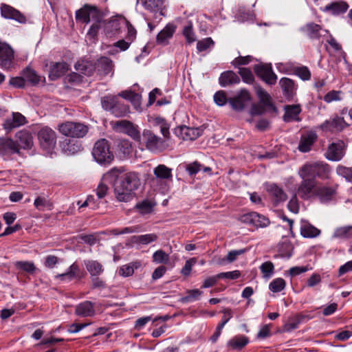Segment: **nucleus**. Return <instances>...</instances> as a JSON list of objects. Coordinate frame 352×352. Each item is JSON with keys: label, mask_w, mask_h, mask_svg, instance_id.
Returning <instances> with one entry per match:
<instances>
[{"label": "nucleus", "mask_w": 352, "mask_h": 352, "mask_svg": "<svg viewBox=\"0 0 352 352\" xmlns=\"http://www.w3.org/2000/svg\"><path fill=\"white\" fill-rule=\"evenodd\" d=\"M75 69L81 74L86 76H91L96 70V66L91 61L81 60L75 64Z\"/></svg>", "instance_id": "2f4dec72"}, {"label": "nucleus", "mask_w": 352, "mask_h": 352, "mask_svg": "<svg viewBox=\"0 0 352 352\" xmlns=\"http://www.w3.org/2000/svg\"><path fill=\"white\" fill-rule=\"evenodd\" d=\"M176 30V26L172 23L167 24L157 35L156 42L159 45H166L168 43Z\"/></svg>", "instance_id": "a211bd4d"}, {"label": "nucleus", "mask_w": 352, "mask_h": 352, "mask_svg": "<svg viewBox=\"0 0 352 352\" xmlns=\"http://www.w3.org/2000/svg\"><path fill=\"white\" fill-rule=\"evenodd\" d=\"M40 144L45 150L54 148L56 144V135L51 128L44 126L40 129L38 133Z\"/></svg>", "instance_id": "6e6552de"}, {"label": "nucleus", "mask_w": 352, "mask_h": 352, "mask_svg": "<svg viewBox=\"0 0 352 352\" xmlns=\"http://www.w3.org/2000/svg\"><path fill=\"white\" fill-rule=\"evenodd\" d=\"M349 8V5L343 1H335L327 5L324 11L329 12L332 14L338 15L344 13Z\"/></svg>", "instance_id": "bb28decb"}, {"label": "nucleus", "mask_w": 352, "mask_h": 352, "mask_svg": "<svg viewBox=\"0 0 352 352\" xmlns=\"http://www.w3.org/2000/svg\"><path fill=\"white\" fill-rule=\"evenodd\" d=\"M266 190L272 197L275 204L285 201L287 196L284 190L275 184H270L266 186Z\"/></svg>", "instance_id": "6ab92c4d"}, {"label": "nucleus", "mask_w": 352, "mask_h": 352, "mask_svg": "<svg viewBox=\"0 0 352 352\" xmlns=\"http://www.w3.org/2000/svg\"><path fill=\"white\" fill-rule=\"evenodd\" d=\"M300 234L305 238H314L320 234V230L308 222H302L300 227Z\"/></svg>", "instance_id": "f704fd0d"}, {"label": "nucleus", "mask_w": 352, "mask_h": 352, "mask_svg": "<svg viewBox=\"0 0 352 352\" xmlns=\"http://www.w3.org/2000/svg\"><path fill=\"white\" fill-rule=\"evenodd\" d=\"M201 167L202 165L201 164L197 162H194L192 163L188 164L186 167V170L190 175H192L200 171Z\"/></svg>", "instance_id": "680f3d73"}, {"label": "nucleus", "mask_w": 352, "mask_h": 352, "mask_svg": "<svg viewBox=\"0 0 352 352\" xmlns=\"http://www.w3.org/2000/svg\"><path fill=\"white\" fill-rule=\"evenodd\" d=\"M94 160L101 164H109L113 160V154L110 150L108 141L105 139L98 140L92 149Z\"/></svg>", "instance_id": "7ed1b4c3"}, {"label": "nucleus", "mask_w": 352, "mask_h": 352, "mask_svg": "<svg viewBox=\"0 0 352 352\" xmlns=\"http://www.w3.org/2000/svg\"><path fill=\"white\" fill-rule=\"evenodd\" d=\"M153 261L156 263H168L169 255L162 250H157L153 254Z\"/></svg>", "instance_id": "8fccbe9b"}, {"label": "nucleus", "mask_w": 352, "mask_h": 352, "mask_svg": "<svg viewBox=\"0 0 352 352\" xmlns=\"http://www.w3.org/2000/svg\"><path fill=\"white\" fill-rule=\"evenodd\" d=\"M153 173L157 178L161 179H169L172 178V169L164 164H160L153 170Z\"/></svg>", "instance_id": "e433bc0d"}, {"label": "nucleus", "mask_w": 352, "mask_h": 352, "mask_svg": "<svg viewBox=\"0 0 352 352\" xmlns=\"http://www.w3.org/2000/svg\"><path fill=\"white\" fill-rule=\"evenodd\" d=\"M104 17V13L96 6L85 5L76 12V19L82 23H89L91 21L100 23Z\"/></svg>", "instance_id": "39448f33"}, {"label": "nucleus", "mask_w": 352, "mask_h": 352, "mask_svg": "<svg viewBox=\"0 0 352 352\" xmlns=\"http://www.w3.org/2000/svg\"><path fill=\"white\" fill-rule=\"evenodd\" d=\"M155 204L148 200H144L136 204L135 208L142 214H150L153 210Z\"/></svg>", "instance_id": "79ce46f5"}, {"label": "nucleus", "mask_w": 352, "mask_h": 352, "mask_svg": "<svg viewBox=\"0 0 352 352\" xmlns=\"http://www.w3.org/2000/svg\"><path fill=\"white\" fill-rule=\"evenodd\" d=\"M218 276L220 278H228L230 280H235L241 276V272L239 270H234L232 272H221L218 274Z\"/></svg>", "instance_id": "e2e57ef3"}, {"label": "nucleus", "mask_w": 352, "mask_h": 352, "mask_svg": "<svg viewBox=\"0 0 352 352\" xmlns=\"http://www.w3.org/2000/svg\"><path fill=\"white\" fill-rule=\"evenodd\" d=\"M84 264L91 276H98L103 272L102 265L97 261L85 260Z\"/></svg>", "instance_id": "c9c22d12"}, {"label": "nucleus", "mask_w": 352, "mask_h": 352, "mask_svg": "<svg viewBox=\"0 0 352 352\" xmlns=\"http://www.w3.org/2000/svg\"><path fill=\"white\" fill-rule=\"evenodd\" d=\"M286 286L285 280L282 278L274 279L269 285V289L274 293L280 292L285 289Z\"/></svg>", "instance_id": "49530a36"}, {"label": "nucleus", "mask_w": 352, "mask_h": 352, "mask_svg": "<svg viewBox=\"0 0 352 352\" xmlns=\"http://www.w3.org/2000/svg\"><path fill=\"white\" fill-rule=\"evenodd\" d=\"M116 117H123L129 113L128 105L123 104L118 98L116 104L113 108L111 112Z\"/></svg>", "instance_id": "58836bf2"}, {"label": "nucleus", "mask_w": 352, "mask_h": 352, "mask_svg": "<svg viewBox=\"0 0 352 352\" xmlns=\"http://www.w3.org/2000/svg\"><path fill=\"white\" fill-rule=\"evenodd\" d=\"M260 270L265 278H270L274 274V265L271 261H266L260 266Z\"/></svg>", "instance_id": "de8ad7c7"}, {"label": "nucleus", "mask_w": 352, "mask_h": 352, "mask_svg": "<svg viewBox=\"0 0 352 352\" xmlns=\"http://www.w3.org/2000/svg\"><path fill=\"white\" fill-rule=\"evenodd\" d=\"M140 186V180L135 173L124 174L114 184V192L119 201L128 202L133 197V192Z\"/></svg>", "instance_id": "f257e3e1"}, {"label": "nucleus", "mask_w": 352, "mask_h": 352, "mask_svg": "<svg viewBox=\"0 0 352 352\" xmlns=\"http://www.w3.org/2000/svg\"><path fill=\"white\" fill-rule=\"evenodd\" d=\"M1 16L6 19H13L21 23H25L26 21V18L23 14L8 5L3 4L1 7Z\"/></svg>", "instance_id": "dca6fc26"}, {"label": "nucleus", "mask_w": 352, "mask_h": 352, "mask_svg": "<svg viewBox=\"0 0 352 352\" xmlns=\"http://www.w3.org/2000/svg\"><path fill=\"white\" fill-rule=\"evenodd\" d=\"M132 239L134 243L147 245L155 241L157 239V236L155 234H147L133 236Z\"/></svg>", "instance_id": "ea45409f"}, {"label": "nucleus", "mask_w": 352, "mask_h": 352, "mask_svg": "<svg viewBox=\"0 0 352 352\" xmlns=\"http://www.w3.org/2000/svg\"><path fill=\"white\" fill-rule=\"evenodd\" d=\"M248 338L242 335L236 336L230 339L227 344L228 347L230 350H241L248 344Z\"/></svg>", "instance_id": "473e14b6"}, {"label": "nucleus", "mask_w": 352, "mask_h": 352, "mask_svg": "<svg viewBox=\"0 0 352 352\" xmlns=\"http://www.w3.org/2000/svg\"><path fill=\"white\" fill-rule=\"evenodd\" d=\"M317 135L314 131H308L305 134L301 135L299 144L298 149L302 153L309 152L314 142L317 140Z\"/></svg>", "instance_id": "f3484780"}, {"label": "nucleus", "mask_w": 352, "mask_h": 352, "mask_svg": "<svg viewBox=\"0 0 352 352\" xmlns=\"http://www.w3.org/2000/svg\"><path fill=\"white\" fill-rule=\"evenodd\" d=\"M298 175L302 181L298 186L297 195L304 200L316 197L318 187L316 179L307 176L303 177L302 172L300 170H298Z\"/></svg>", "instance_id": "20e7f679"}, {"label": "nucleus", "mask_w": 352, "mask_h": 352, "mask_svg": "<svg viewBox=\"0 0 352 352\" xmlns=\"http://www.w3.org/2000/svg\"><path fill=\"white\" fill-rule=\"evenodd\" d=\"M214 100L219 106L224 105L227 102L226 93L223 91H219L214 95Z\"/></svg>", "instance_id": "0e129e2a"}, {"label": "nucleus", "mask_w": 352, "mask_h": 352, "mask_svg": "<svg viewBox=\"0 0 352 352\" xmlns=\"http://www.w3.org/2000/svg\"><path fill=\"white\" fill-rule=\"evenodd\" d=\"M202 131L199 128H192L186 126L180 127V132L184 140H195L201 135Z\"/></svg>", "instance_id": "72a5a7b5"}, {"label": "nucleus", "mask_w": 352, "mask_h": 352, "mask_svg": "<svg viewBox=\"0 0 352 352\" xmlns=\"http://www.w3.org/2000/svg\"><path fill=\"white\" fill-rule=\"evenodd\" d=\"M118 98V96H107L103 97L101 100L102 108L106 111L111 112L113 108L116 104Z\"/></svg>", "instance_id": "a19ab883"}, {"label": "nucleus", "mask_w": 352, "mask_h": 352, "mask_svg": "<svg viewBox=\"0 0 352 352\" xmlns=\"http://www.w3.org/2000/svg\"><path fill=\"white\" fill-rule=\"evenodd\" d=\"M336 191L335 187L318 186L316 197H318L322 202L329 201L333 199Z\"/></svg>", "instance_id": "5701e85b"}, {"label": "nucleus", "mask_w": 352, "mask_h": 352, "mask_svg": "<svg viewBox=\"0 0 352 352\" xmlns=\"http://www.w3.org/2000/svg\"><path fill=\"white\" fill-rule=\"evenodd\" d=\"M240 82L239 76L232 71L222 73L219 77V83L222 87L238 84Z\"/></svg>", "instance_id": "c756f323"}, {"label": "nucleus", "mask_w": 352, "mask_h": 352, "mask_svg": "<svg viewBox=\"0 0 352 352\" xmlns=\"http://www.w3.org/2000/svg\"><path fill=\"white\" fill-rule=\"evenodd\" d=\"M301 31L311 39H318L322 31V27L314 23H308L301 28Z\"/></svg>", "instance_id": "412c9836"}, {"label": "nucleus", "mask_w": 352, "mask_h": 352, "mask_svg": "<svg viewBox=\"0 0 352 352\" xmlns=\"http://www.w3.org/2000/svg\"><path fill=\"white\" fill-rule=\"evenodd\" d=\"M142 138L146 148L152 152H161L166 148V141L155 135L150 130H144Z\"/></svg>", "instance_id": "0eeeda50"}, {"label": "nucleus", "mask_w": 352, "mask_h": 352, "mask_svg": "<svg viewBox=\"0 0 352 352\" xmlns=\"http://www.w3.org/2000/svg\"><path fill=\"white\" fill-rule=\"evenodd\" d=\"M26 123V118L21 113H12V116L7 118L3 123V129L10 132L13 129L19 127Z\"/></svg>", "instance_id": "2eb2a0df"}, {"label": "nucleus", "mask_w": 352, "mask_h": 352, "mask_svg": "<svg viewBox=\"0 0 352 352\" xmlns=\"http://www.w3.org/2000/svg\"><path fill=\"white\" fill-rule=\"evenodd\" d=\"M60 133L65 136L82 138L88 132V126L82 123L66 122L58 126Z\"/></svg>", "instance_id": "423d86ee"}, {"label": "nucleus", "mask_w": 352, "mask_h": 352, "mask_svg": "<svg viewBox=\"0 0 352 352\" xmlns=\"http://www.w3.org/2000/svg\"><path fill=\"white\" fill-rule=\"evenodd\" d=\"M341 94H342V91H340L332 90V91L328 92L324 96V100L327 103H330L333 101H339L341 100Z\"/></svg>", "instance_id": "6e6d98bb"}, {"label": "nucleus", "mask_w": 352, "mask_h": 352, "mask_svg": "<svg viewBox=\"0 0 352 352\" xmlns=\"http://www.w3.org/2000/svg\"><path fill=\"white\" fill-rule=\"evenodd\" d=\"M284 109V121L289 122L292 121L300 120L298 117L299 113L301 112V108L299 104L286 105Z\"/></svg>", "instance_id": "4be33fe9"}, {"label": "nucleus", "mask_w": 352, "mask_h": 352, "mask_svg": "<svg viewBox=\"0 0 352 352\" xmlns=\"http://www.w3.org/2000/svg\"><path fill=\"white\" fill-rule=\"evenodd\" d=\"M239 73L245 82L248 84L253 82L254 78L250 69L245 67L239 68Z\"/></svg>", "instance_id": "864d4df0"}, {"label": "nucleus", "mask_w": 352, "mask_h": 352, "mask_svg": "<svg viewBox=\"0 0 352 352\" xmlns=\"http://www.w3.org/2000/svg\"><path fill=\"white\" fill-rule=\"evenodd\" d=\"M75 313L81 317L92 316L95 314L94 305L90 301L82 302L76 306Z\"/></svg>", "instance_id": "c85d7f7f"}, {"label": "nucleus", "mask_w": 352, "mask_h": 352, "mask_svg": "<svg viewBox=\"0 0 352 352\" xmlns=\"http://www.w3.org/2000/svg\"><path fill=\"white\" fill-rule=\"evenodd\" d=\"M214 42L210 37L205 38L200 40L197 43V49L199 52H204L208 49L213 47Z\"/></svg>", "instance_id": "3c124183"}, {"label": "nucleus", "mask_w": 352, "mask_h": 352, "mask_svg": "<svg viewBox=\"0 0 352 352\" xmlns=\"http://www.w3.org/2000/svg\"><path fill=\"white\" fill-rule=\"evenodd\" d=\"M16 153H20V148L17 142L10 138H0V155L10 156Z\"/></svg>", "instance_id": "1a4fd4ad"}, {"label": "nucleus", "mask_w": 352, "mask_h": 352, "mask_svg": "<svg viewBox=\"0 0 352 352\" xmlns=\"http://www.w3.org/2000/svg\"><path fill=\"white\" fill-rule=\"evenodd\" d=\"M118 96L129 100L134 107L138 110L140 109L142 96L140 94L135 93L131 90L121 91Z\"/></svg>", "instance_id": "7c9ffc66"}, {"label": "nucleus", "mask_w": 352, "mask_h": 352, "mask_svg": "<svg viewBox=\"0 0 352 352\" xmlns=\"http://www.w3.org/2000/svg\"><path fill=\"white\" fill-rule=\"evenodd\" d=\"M139 230H140V226H133V227H126L122 230L113 229L111 230V233L115 235H119V234L137 232H139Z\"/></svg>", "instance_id": "bf43d9fd"}, {"label": "nucleus", "mask_w": 352, "mask_h": 352, "mask_svg": "<svg viewBox=\"0 0 352 352\" xmlns=\"http://www.w3.org/2000/svg\"><path fill=\"white\" fill-rule=\"evenodd\" d=\"M333 237L340 239H352V226L338 228L334 232Z\"/></svg>", "instance_id": "37998d69"}, {"label": "nucleus", "mask_w": 352, "mask_h": 352, "mask_svg": "<svg viewBox=\"0 0 352 352\" xmlns=\"http://www.w3.org/2000/svg\"><path fill=\"white\" fill-rule=\"evenodd\" d=\"M96 69L102 76H106L113 71V63L107 57H101L97 60Z\"/></svg>", "instance_id": "393cba45"}, {"label": "nucleus", "mask_w": 352, "mask_h": 352, "mask_svg": "<svg viewBox=\"0 0 352 352\" xmlns=\"http://www.w3.org/2000/svg\"><path fill=\"white\" fill-rule=\"evenodd\" d=\"M255 217H254V226L264 228L270 224V221L265 217L255 212Z\"/></svg>", "instance_id": "4d7b16f0"}, {"label": "nucleus", "mask_w": 352, "mask_h": 352, "mask_svg": "<svg viewBox=\"0 0 352 352\" xmlns=\"http://www.w3.org/2000/svg\"><path fill=\"white\" fill-rule=\"evenodd\" d=\"M120 173V171L118 168H112L110 170L104 177H103V181H109L110 182L116 180L118 177L119 174Z\"/></svg>", "instance_id": "774afa93"}, {"label": "nucleus", "mask_w": 352, "mask_h": 352, "mask_svg": "<svg viewBox=\"0 0 352 352\" xmlns=\"http://www.w3.org/2000/svg\"><path fill=\"white\" fill-rule=\"evenodd\" d=\"M345 144L344 142L338 140L331 143L325 154L326 157L331 161H339L344 155Z\"/></svg>", "instance_id": "9b49d317"}, {"label": "nucleus", "mask_w": 352, "mask_h": 352, "mask_svg": "<svg viewBox=\"0 0 352 352\" xmlns=\"http://www.w3.org/2000/svg\"><path fill=\"white\" fill-rule=\"evenodd\" d=\"M54 278L61 282L69 283L74 279H80L81 272L78 265L74 263L69 267L67 272L57 274Z\"/></svg>", "instance_id": "f8f14e48"}, {"label": "nucleus", "mask_w": 352, "mask_h": 352, "mask_svg": "<svg viewBox=\"0 0 352 352\" xmlns=\"http://www.w3.org/2000/svg\"><path fill=\"white\" fill-rule=\"evenodd\" d=\"M14 59V50L6 42L0 41V66L3 68H9Z\"/></svg>", "instance_id": "9d476101"}, {"label": "nucleus", "mask_w": 352, "mask_h": 352, "mask_svg": "<svg viewBox=\"0 0 352 352\" xmlns=\"http://www.w3.org/2000/svg\"><path fill=\"white\" fill-rule=\"evenodd\" d=\"M183 35L185 36L186 41L190 44L196 41V36L190 23L184 28Z\"/></svg>", "instance_id": "603ef678"}, {"label": "nucleus", "mask_w": 352, "mask_h": 352, "mask_svg": "<svg viewBox=\"0 0 352 352\" xmlns=\"http://www.w3.org/2000/svg\"><path fill=\"white\" fill-rule=\"evenodd\" d=\"M15 137L20 149H30L32 146L33 139L30 131L26 130L20 131L16 133Z\"/></svg>", "instance_id": "aec40b11"}, {"label": "nucleus", "mask_w": 352, "mask_h": 352, "mask_svg": "<svg viewBox=\"0 0 352 352\" xmlns=\"http://www.w3.org/2000/svg\"><path fill=\"white\" fill-rule=\"evenodd\" d=\"M23 76L27 81L33 85L38 84L41 80V76L34 69L28 67L23 71Z\"/></svg>", "instance_id": "c03bdc74"}, {"label": "nucleus", "mask_w": 352, "mask_h": 352, "mask_svg": "<svg viewBox=\"0 0 352 352\" xmlns=\"http://www.w3.org/2000/svg\"><path fill=\"white\" fill-rule=\"evenodd\" d=\"M34 206L39 210H43L45 208L50 207V203L45 197H38L34 203Z\"/></svg>", "instance_id": "052dcab7"}, {"label": "nucleus", "mask_w": 352, "mask_h": 352, "mask_svg": "<svg viewBox=\"0 0 352 352\" xmlns=\"http://www.w3.org/2000/svg\"><path fill=\"white\" fill-rule=\"evenodd\" d=\"M293 246L289 241H285L278 245V251L283 256L290 257L293 252Z\"/></svg>", "instance_id": "09e8293b"}, {"label": "nucleus", "mask_w": 352, "mask_h": 352, "mask_svg": "<svg viewBox=\"0 0 352 352\" xmlns=\"http://www.w3.org/2000/svg\"><path fill=\"white\" fill-rule=\"evenodd\" d=\"M299 170L302 172L303 177L307 176L314 179L318 177L322 179H329L331 172L330 166L322 162L307 163Z\"/></svg>", "instance_id": "f03ea898"}, {"label": "nucleus", "mask_w": 352, "mask_h": 352, "mask_svg": "<svg viewBox=\"0 0 352 352\" xmlns=\"http://www.w3.org/2000/svg\"><path fill=\"white\" fill-rule=\"evenodd\" d=\"M252 57L251 56H239L236 58L232 62V64L234 67H239L240 65H248L251 62Z\"/></svg>", "instance_id": "69168bd1"}, {"label": "nucleus", "mask_w": 352, "mask_h": 352, "mask_svg": "<svg viewBox=\"0 0 352 352\" xmlns=\"http://www.w3.org/2000/svg\"><path fill=\"white\" fill-rule=\"evenodd\" d=\"M14 266L17 270L29 274H32L36 270L34 263L31 261H16Z\"/></svg>", "instance_id": "a18cd8bd"}, {"label": "nucleus", "mask_w": 352, "mask_h": 352, "mask_svg": "<svg viewBox=\"0 0 352 352\" xmlns=\"http://www.w3.org/2000/svg\"><path fill=\"white\" fill-rule=\"evenodd\" d=\"M68 70V65L66 63H56L51 65L49 77L52 80H55L63 76Z\"/></svg>", "instance_id": "b1692460"}, {"label": "nucleus", "mask_w": 352, "mask_h": 352, "mask_svg": "<svg viewBox=\"0 0 352 352\" xmlns=\"http://www.w3.org/2000/svg\"><path fill=\"white\" fill-rule=\"evenodd\" d=\"M296 74L303 80H307L311 78V73L307 67H297L295 69Z\"/></svg>", "instance_id": "13d9d810"}, {"label": "nucleus", "mask_w": 352, "mask_h": 352, "mask_svg": "<svg viewBox=\"0 0 352 352\" xmlns=\"http://www.w3.org/2000/svg\"><path fill=\"white\" fill-rule=\"evenodd\" d=\"M256 94L261 102H263L265 107L271 109L274 111H276V107L272 103L271 97L266 91L261 87H258L256 89Z\"/></svg>", "instance_id": "4c0bfd02"}, {"label": "nucleus", "mask_w": 352, "mask_h": 352, "mask_svg": "<svg viewBox=\"0 0 352 352\" xmlns=\"http://www.w3.org/2000/svg\"><path fill=\"white\" fill-rule=\"evenodd\" d=\"M164 0H138L142 6L153 12L159 13L160 16L163 15L162 6Z\"/></svg>", "instance_id": "a878e982"}, {"label": "nucleus", "mask_w": 352, "mask_h": 352, "mask_svg": "<svg viewBox=\"0 0 352 352\" xmlns=\"http://www.w3.org/2000/svg\"><path fill=\"white\" fill-rule=\"evenodd\" d=\"M279 85L284 96L288 99L292 98L296 90L294 80L288 78H282L279 81Z\"/></svg>", "instance_id": "cd10ccee"}, {"label": "nucleus", "mask_w": 352, "mask_h": 352, "mask_svg": "<svg viewBox=\"0 0 352 352\" xmlns=\"http://www.w3.org/2000/svg\"><path fill=\"white\" fill-rule=\"evenodd\" d=\"M254 69L256 75L263 80L272 69L271 65H258L254 67Z\"/></svg>", "instance_id": "5fc2aeb1"}, {"label": "nucleus", "mask_w": 352, "mask_h": 352, "mask_svg": "<svg viewBox=\"0 0 352 352\" xmlns=\"http://www.w3.org/2000/svg\"><path fill=\"white\" fill-rule=\"evenodd\" d=\"M250 100V94L248 91L243 89L238 96L234 98H230L228 102L234 110L240 111L244 109Z\"/></svg>", "instance_id": "4468645a"}, {"label": "nucleus", "mask_w": 352, "mask_h": 352, "mask_svg": "<svg viewBox=\"0 0 352 352\" xmlns=\"http://www.w3.org/2000/svg\"><path fill=\"white\" fill-rule=\"evenodd\" d=\"M346 125L343 118L336 116L324 122L320 127L326 131H340Z\"/></svg>", "instance_id": "ddd939ff"}, {"label": "nucleus", "mask_w": 352, "mask_h": 352, "mask_svg": "<svg viewBox=\"0 0 352 352\" xmlns=\"http://www.w3.org/2000/svg\"><path fill=\"white\" fill-rule=\"evenodd\" d=\"M197 260L195 258L186 261L184 266L182 270V273L184 276H188L192 270V266L196 263Z\"/></svg>", "instance_id": "338daca9"}]
</instances>
